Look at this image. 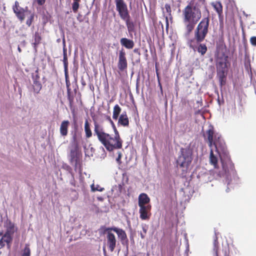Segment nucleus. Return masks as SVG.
I'll return each instance as SVG.
<instances>
[{"mask_svg":"<svg viewBox=\"0 0 256 256\" xmlns=\"http://www.w3.org/2000/svg\"><path fill=\"white\" fill-rule=\"evenodd\" d=\"M94 134L107 150L112 152L122 148L123 140L115 125L112 127L114 134L113 136L106 132L102 126L96 120H94Z\"/></svg>","mask_w":256,"mask_h":256,"instance_id":"1","label":"nucleus"},{"mask_svg":"<svg viewBox=\"0 0 256 256\" xmlns=\"http://www.w3.org/2000/svg\"><path fill=\"white\" fill-rule=\"evenodd\" d=\"M183 22L184 24L188 34L194 29L196 24L202 17L200 10L196 6L188 4L182 10Z\"/></svg>","mask_w":256,"mask_h":256,"instance_id":"2","label":"nucleus"},{"mask_svg":"<svg viewBox=\"0 0 256 256\" xmlns=\"http://www.w3.org/2000/svg\"><path fill=\"white\" fill-rule=\"evenodd\" d=\"M209 26L208 16L202 18L194 31V38L188 41V45L190 48L194 50L198 45L204 40L208 33Z\"/></svg>","mask_w":256,"mask_h":256,"instance_id":"3","label":"nucleus"},{"mask_svg":"<svg viewBox=\"0 0 256 256\" xmlns=\"http://www.w3.org/2000/svg\"><path fill=\"white\" fill-rule=\"evenodd\" d=\"M192 160V152L189 148H181L176 160V166L181 171L180 176L186 178L190 170Z\"/></svg>","mask_w":256,"mask_h":256,"instance_id":"4","label":"nucleus"},{"mask_svg":"<svg viewBox=\"0 0 256 256\" xmlns=\"http://www.w3.org/2000/svg\"><path fill=\"white\" fill-rule=\"evenodd\" d=\"M116 6V10L118 12V14L123 20L130 18V15L126 4L124 0H114Z\"/></svg>","mask_w":256,"mask_h":256,"instance_id":"5","label":"nucleus"},{"mask_svg":"<svg viewBox=\"0 0 256 256\" xmlns=\"http://www.w3.org/2000/svg\"><path fill=\"white\" fill-rule=\"evenodd\" d=\"M106 230H112L116 233L118 238L120 239L123 245H126L128 247V240L126 234V232L122 228H119L116 227L108 228H106Z\"/></svg>","mask_w":256,"mask_h":256,"instance_id":"6","label":"nucleus"},{"mask_svg":"<svg viewBox=\"0 0 256 256\" xmlns=\"http://www.w3.org/2000/svg\"><path fill=\"white\" fill-rule=\"evenodd\" d=\"M118 67L120 71L124 72L128 68V62L126 54L124 50L119 52Z\"/></svg>","mask_w":256,"mask_h":256,"instance_id":"7","label":"nucleus"},{"mask_svg":"<svg viewBox=\"0 0 256 256\" xmlns=\"http://www.w3.org/2000/svg\"><path fill=\"white\" fill-rule=\"evenodd\" d=\"M112 230H106L105 232H106V241H107V246H108V249L111 252H112L116 246V239L115 235L111 232Z\"/></svg>","mask_w":256,"mask_h":256,"instance_id":"8","label":"nucleus"},{"mask_svg":"<svg viewBox=\"0 0 256 256\" xmlns=\"http://www.w3.org/2000/svg\"><path fill=\"white\" fill-rule=\"evenodd\" d=\"M140 218L142 220H148L150 219L151 216L152 206L147 204L146 206H139Z\"/></svg>","mask_w":256,"mask_h":256,"instance_id":"9","label":"nucleus"},{"mask_svg":"<svg viewBox=\"0 0 256 256\" xmlns=\"http://www.w3.org/2000/svg\"><path fill=\"white\" fill-rule=\"evenodd\" d=\"M214 131L213 128L208 129L205 134H204V136L205 140H207L208 142V146L212 147L214 145L216 148V142L214 140Z\"/></svg>","mask_w":256,"mask_h":256,"instance_id":"10","label":"nucleus"},{"mask_svg":"<svg viewBox=\"0 0 256 256\" xmlns=\"http://www.w3.org/2000/svg\"><path fill=\"white\" fill-rule=\"evenodd\" d=\"M130 38H132V34L136 32V24L130 20V17L124 20Z\"/></svg>","mask_w":256,"mask_h":256,"instance_id":"11","label":"nucleus"},{"mask_svg":"<svg viewBox=\"0 0 256 256\" xmlns=\"http://www.w3.org/2000/svg\"><path fill=\"white\" fill-rule=\"evenodd\" d=\"M70 126V122L68 120H63L60 126V132L62 136H66L68 134V128Z\"/></svg>","mask_w":256,"mask_h":256,"instance_id":"12","label":"nucleus"},{"mask_svg":"<svg viewBox=\"0 0 256 256\" xmlns=\"http://www.w3.org/2000/svg\"><path fill=\"white\" fill-rule=\"evenodd\" d=\"M150 198L148 196L144 193H142L140 194L138 198V206H146L150 204Z\"/></svg>","mask_w":256,"mask_h":256,"instance_id":"13","label":"nucleus"},{"mask_svg":"<svg viewBox=\"0 0 256 256\" xmlns=\"http://www.w3.org/2000/svg\"><path fill=\"white\" fill-rule=\"evenodd\" d=\"M212 6L218 14L219 18L223 17V7L222 3L219 1L212 2Z\"/></svg>","mask_w":256,"mask_h":256,"instance_id":"14","label":"nucleus"},{"mask_svg":"<svg viewBox=\"0 0 256 256\" xmlns=\"http://www.w3.org/2000/svg\"><path fill=\"white\" fill-rule=\"evenodd\" d=\"M120 42L122 46L128 49H132L134 46V42L132 40L126 38H122L120 40Z\"/></svg>","mask_w":256,"mask_h":256,"instance_id":"15","label":"nucleus"},{"mask_svg":"<svg viewBox=\"0 0 256 256\" xmlns=\"http://www.w3.org/2000/svg\"><path fill=\"white\" fill-rule=\"evenodd\" d=\"M89 118H87L84 120V130L86 134V138H89L92 136V134L91 130V124L89 122Z\"/></svg>","mask_w":256,"mask_h":256,"instance_id":"16","label":"nucleus"},{"mask_svg":"<svg viewBox=\"0 0 256 256\" xmlns=\"http://www.w3.org/2000/svg\"><path fill=\"white\" fill-rule=\"evenodd\" d=\"M227 60V56L224 60L222 58H218L216 62V70H226V61Z\"/></svg>","mask_w":256,"mask_h":256,"instance_id":"17","label":"nucleus"},{"mask_svg":"<svg viewBox=\"0 0 256 256\" xmlns=\"http://www.w3.org/2000/svg\"><path fill=\"white\" fill-rule=\"evenodd\" d=\"M118 124L124 126H128L129 125V120L126 115V112L122 113L120 116Z\"/></svg>","mask_w":256,"mask_h":256,"instance_id":"18","label":"nucleus"},{"mask_svg":"<svg viewBox=\"0 0 256 256\" xmlns=\"http://www.w3.org/2000/svg\"><path fill=\"white\" fill-rule=\"evenodd\" d=\"M6 234H8L13 236L16 232L14 224L10 220H8L6 222Z\"/></svg>","mask_w":256,"mask_h":256,"instance_id":"19","label":"nucleus"},{"mask_svg":"<svg viewBox=\"0 0 256 256\" xmlns=\"http://www.w3.org/2000/svg\"><path fill=\"white\" fill-rule=\"evenodd\" d=\"M64 76L66 78V85L68 89V99L70 102V104H72V103L73 101V98H71L70 96V82L68 80V69H67V72L66 73V71H64Z\"/></svg>","mask_w":256,"mask_h":256,"instance_id":"20","label":"nucleus"},{"mask_svg":"<svg viewBox=\"0 0 256 256\" xmlns=\"http://www.w3.org/2000/svg\"><path fill=\"white\" fill-rule=\"evenodd\" d=\"M226 70H217V76L218 78L220 84L222 86L226 84Z\"/></svg>","mask_w":256,"mask_h":256,"instance_id":"21","label":"nucleus"},{"mask_svg":"<svg viewBox=\"0 0 256 256\" xmlns=\"http://www.w3.org/2000/svg\"><path fill=\"white\" fill-rule=\"evenodd\" d=\"M63 62L64 65V71L67 72V69H68V59L67 56V50L66 46L65 43L64 42V46H63Z\"/></svg>","mask_w":256,"mask_h":256,"instance_id":"22","label":"nucleus"},{"mask_svg":"<svg viewBox=\"0 0 256 256\" xmlns=\"http://www.w3.org/2000/svg\"><path fill=\"white\" fill-rule=\"evenodd\" d=\"M2 240H4V242L6 244L8 248H10L12 242L13 236L4 233L2 236Z\"/></svg>","mask_w":256,"mask_h":256,"instance_id":"23","label":"nucleus"},{"mask_svg":"<svg viewBox=\"0 0 256 256\" xmlns=\"http://www.w3.org/2000/svg\"><path fill=\"white\" fill-rule=\"evenodd\" d=\"M195 49H197L198 52L202 56H204L206 52L208 50L206 45L200 43L198 45L197 47H196Z\"/></svg>","mask_w":256,"mask_h":256,"instance_id":"24","label":"nucleus"},{"mask_svg":"<svg viewBox=\"0 0 256 256\" xmlns=\"http://www.w3.org/2000/svg\"><path fill=\"white\" fill-rule=\"evenodd\" d=\"M121 110L122 108L118 104H116L114 106L112 114V118L114 120H117L118 118Z\"/></svg>","mask_w":256,"mask_h":256,"instance_id":"25","label":"nucleus"},{"mask_svg":"<svg viewBox=\"0 0 256 256\" xmlns=\"http://www.w3.org/2000/svg\"><path fill=\"white\" fill-rule=\"evenodd\" d=\"M210 164L214 166L215 168H218V158H217L214 156L213 151L212 150H210Z\"/></svg>","mask_w":256,"mask_h":256,"instance_id":"26","label":"nucleus"},{"mask_svg":"<svg viewBox=\"0 0 256 256\" xmlns=\"http://www.w3.org/2000/svg\"><path fill=\"white\" fill-rule=\"evenodd\" d=\"M16 14L18 18L20 20L22 21L24 19V8H20L19 10H18L16 12H14Z\"/></svg>","mask_w":256,"mask_h":256,"instance_id":"27","label":"nucleus"},{"mask_svg":"<svg viewBox=\"0 0 256 256\" xmlns=\"http://www.w3.org/2000/svg\"><path fill=\"white\" fill-rule=\"evenodd\" d=\"M34 92L38 93L41 90L42 86L40 80L36 81L34 82Z\"/></svg>","mask_w":256,"mask_h":256,"instance_id":"28","label":"nucleus"},{"mask_svg":"<svg viewBox=\"0 0 256 256\" xmlns=\"http://www.w3.org/2000/svg\"><path fill=\"white\" fill-rule=\"evenodd\" d=\"M74 2L72 4V9L74 12H77L78 9L80 7V0H74Z\"/></svg>","mask_w":256,"mask_h":256,"instance_id":"29","label":"nucleus"},{"mask_svg":"<svg viewBox=\"0 0 256 256\" xmlns=\"http://www.w3.org/2000/svg\"><path fill=\"white\" fill-rule=\"evenodd\" d=\"M30 250L28 244L25 245L24 248L23 250L22 256H30Z\"/></svg>","mask_w":256,"mask_h":256,"instance_id":"30","label":"nucleus"},{"mask_svg":"<svg viewBox=\"0 0 256 256\" xmlns=\"http://www.w3.org/2000/svg\"><path fill=\"white\" fill-rule=\"evenodd\" d=\"M42 40L41 36L40 34L36 32L34 34V44L35 46L38 45L40 43V41Z\"/></svg>","mask_w":256,"mask_h":256,"instance_id":"31","label":"nucleus"},{"mask_svg":"<svg viewBox=\"0 0 256 256\" xmlns=\"http://www.w3.org/2000/svg\"><path fill=\"white\" fill-rule=\"evenodd\" d=\"M91 190L92 192H102L104 190V188H101L98 184L94 185V184H92L91 185Z\"/></svg>","mask_w":256,"mask_h":256,"instance_id":"32","label":"nucleus"},{"mask_svg":"<svg viewBox=\"0 0 256 256\" xmlns=\"http://www.w3.org/2000/svg\"><path fill=\"white\" fill-rule=\"evenodd\" d=\"M32 76L33 82L40 80V76L38 74V70H36L34 72L32 73Z\"/></svg>","mask_w":256,"mask_h":256,"instance_id":"33","label":"nucleus"},{"mask_svg":"<svg viewBox=\"0 0 256 256\" xmlns=\"http://www.w3.org/2000/svg\"><path fill=\"white\" fill-rule=\"evenodd\" d=\"M219 246H213L212 256H219Z\"/></svg>","mask_w":256,"mask_h":256,"instance_id":"34","label":"nucleus"},{"mask_svg":"<svg viewBox=\"0 0 256 256\" xmlns=\"http://www.w3.org/2000/svg\"><path fill=\"white\" fill-rule=\"evenodd\" d=\"M213 246H219V243L218 242V237L216 234V233H215L214 238V242H213Z\"/></svg>","mask_w":256,"mask_h":256,"instance_id":"35","label":"nucleus"},{"mask_svg":"<svg viewBox=\"0 0 256 256\" xmlns=\"http://www.w3.org/2000/svg\"><path fill=\"white\" fill-rule=\"evenodd\" d=\"M34 14H32L30 16V17L27 20L26 22V24L30 26V25L32 24V23L33 21V20H34Z\"/></svg>","mask_w":256,"mask_h":256,"instance_id":"36","label":"nucleus"},{"mask_svg":"<svg viewBox=\"0 0 256 256\" xmlns=\"http://www.w3.org/2000/svg\"><path fill=\"white\" fill-rule=\"evenodd\" d=\"M250 41L252 46H256V36H252L250 38Z\"/></svg>","mask_w":256,"mask_h":256,"instance_id":"37","label":"nucleus"},{"mask_svg":"<svg viewBox=\"0 0 256 256\" xmlns=\"http://www.w3.org/2000/svg\"><path fill=\"white\" fill-rule=\"evenodd\" d=\"M20 8H21L19 6L18 2L16 1L14 4V6L13 7V10L14 12H16L18 10H19Z\"/></svg>","mask_w":256,"mask_h":256,"instance_id":"38","label":"nucleus"},{"mask_svg":"<svg viewBox=\"0 0 256 256\" xmlns=\"http://www.w3.org/2000/svg\"><path fill=\"white\" fill-rule=\"evenodd\" d=\"M165 8L166 10V11L168 13H169V14H170L171 12V8H170V4H165Z\"/></svg>","mask_w":256,"mask_h":256,"instance_id":"39","label":"nucleus"},{"mask_svg":"<svg viewBox=\"0 0 256 256\" xmlns=\"http://www.w3.org/2000/svg\"><path fill=\"white\" fill-rule=\"evenodd\" d=\"M70 156H71V160H75L76 162H77V160L74 157V152L73 151H71L70 152Z\"/></svg>","mask_w":256,"mask_h":256,"instance_id":"40","label":"nucleus"},{"mask_svg":"<svg viewBox=\"0 0 256 256\" xmlns=\"http://www.w3.org/2000/svg\"><path fill=\"white\" fill-rule=\"evenodd\" d=\"M4 241L2 240V238L0 239V249L3 248L5 246Z\"/></svg>","mask_w":256,"mask_h":256,"instance_id":"41","label":"nucleus"},{"mask_svg":"<svg viewBox=\"0 0 256 256\" xmlns=\"http://www.w3.org/2000/svg\"><path fill=\"white\" fill-rule=\"evenodd\" d=\"M46 0H37V3L39 6H42L44 4Z\"/></svg>","mask_w":256,"mask_h":256,"instance_id":"42","label":"nucleus"},{"mask_svg":"<svg viewBox=\"0 0 256 256\" xmlns=\"http://www.w3.org/2000/svg\"><path fill=\"white\" fill-rule=\"evenodd\" d=\"M168 26H169V24H168V19L167 18H166V30L167 32L168 29Z\"/></svg>","mask_w":256,"mask_h":256,"instance_id":"43","label":"nucleus"},{"mask_svg":"<svg viewBox=\"0 0 256 256\" xmlns=\"http://www.w3.org/2000/svg\"><path fill=\"white\" fill-rule=\"evenodd\" d=\"M142 230L144 232V234H146V232H147V228L146 226H143L142 227Z\"/></svg>","mask_w":256,"mask_h":256,"instance_id":"44","label":"nucleus"},{"mask_svg":"<svg viewBox=\"0 0 256 256\" xmlns=\"http://www.w3.org/2000/svg\"><path fill=\"white\" fill-rule=\"evenodd\" d=\"M121 158V154H120L118 157V158H116V161L118 162H120V160Z\"/></svg>","mask_w":256,"mask_h":256,"instance_id":"45","label":"nucleus"},{"mask_svg":"<svg viewBox=\"0 0 256 256\" xmlns=\"http://www.w3.org/2000/svg\"><path fill=\"white\" fill-rule=\"evenodd\" d=\"M106 120H107L109 122H111V121L112 120V119H111V118H110V116H106Z\"/></svg>","mask_w":256,"mask_h":256,"instance_id":"46","label":"nucleus"},{"mask_svg":"<svg viewBox=\"0 0 256 256\" xmlns=\"http://www.w3.org/2000/svg\"><path fill=\"white\" fill-rule=\"evenodd\" d=\"M158 85H159V86L160 87V90H162V84H160V82L159 77H158Z\"/></svg>","mask_w":256,"mask_h":256,"instance_id":"47","label":"nucleus"},{"mask_svg":"<svg viewBox=\"0 0 256 256\" xmlns=\"http://www.w3.org/2000/svg\"><path fill=\"white\" fill-rule=\"evenodd\" d=\"M145 236H146V234H144H144H142V233L140 234V237L142 239L145 238Z\"/></svg>","mask_w":256,"mask_h":256,"instance_id":"48","label":"nucleus"},{"mask_svg":"<svg viewBox=\"0 0 256 256\" xmlns=\"http://www.w3.org/2000/svg\"><path fill=\"white\" fill-rule=\"evenodd\" d=\"M110 124H111L112 127L113 126H114L115 124H114V122L112 120L111 122H110Z\"/></svg>","mask_w":256,"mask_h":256,"instance_id":"49","label":"nucleus"},{"mask_svg":"<svg viewBox=\"0 0 256 256\" xmlns=\"http://www.w3.org/2000/svg\"><path fill=\"white\" fill-rule=\"evenodd\" d=\"M73 139H74V141H76V135L73 136Z\"/></svg>","mask_w":256,"mask_h":256,"instance_id":"50","label":"nucleus"},{"mask_svg":"<svg viewBox=\"0 0 256 256\" xmlns=\"http://www.w3.org/2000/svg\"><path fill=\"white\" fill-rule=\"evenodd\" d=\"M74 124L76 126H77L76 121L75 120H74Z\"/></svg>","mask_w":256,"mask_h":256,"instance_id":"51","label":"nucleus"},{"mask_svg":"<svg viewBox=\"0 0 256 256\" xmlns=\"http://www.w3.org/2000/svg\"><path fill=\"white\" fill-rule=\"evenodd\" d=\"M3 236V232H0V236Z\"/></svg>","mask_w":256,"mask_h":256,"instance_id":"52","label":"nucleus"},{"mask_svg":"<svg viewBox=\"0 0 256 256\" xmlns=\"http://www.w3.org/2000/svg\"><path fill=\"white\" fill-rule=\"evenodd\" d=\"M103 250H104V253H106V250L104 248H103Z\"/></svg>","mask_w":256,"mask_h":256,"instance_id":"53","label":"nucleus"},{"mask_svg":"<svg viewBox=\"0 0 256 256\" xmlns=\"http://www.w3.org/2000/svg\"><path fill=\"white\" fill-rule=\"evenodd\" d=\"M244 34H244V31L243 30V35H244Z\"/></svg>","mask_w":256,"mask_h":256,"instance_id":"54","label":"nucleus"}]
</instances>
